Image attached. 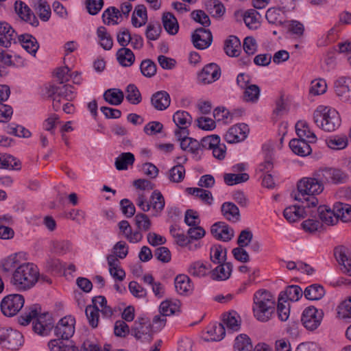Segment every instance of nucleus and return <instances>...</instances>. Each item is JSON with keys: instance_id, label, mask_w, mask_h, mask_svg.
<instances>
[{"instance_id": "nucleus-1", "label": "nucleus", "mask_w": 351, "mask_h": 351, "mask_svg": "<svg viewBox=\"0 0 351 351\" xmlns=\"http://www.w3.org/2000/svg\"><path fill=\"white\" fill-rule=\"evenodd\" d=\"M298 193L294 195V199L305 204L308 208H316L318 199L315 195L324 190L322 181L318 179L317 171L313 173L311 178H303L297 184Z\"/></svg>"}, {"instance_id": "nucleus-2", "label": "nucleus", "mask_w": 351, "mask_h": 351, "mask_svg": "<svg viewBox=\"0 0 351 351\" xmlns=\"http://www.w3.org/2000/svg\"><path fill=\"white\" fill-rule=\"evenodd\" d=\"M38 308L37 305L31 306L28 311L18 317V322L22 326H26L36 318V322H33V330L40 335H47L53 327V320L49 313H40Z\"/></svg>"}, {"instance_id": "nucleus-3", "label": "nucleus", "mask_w": 351, "mask_h": 351, "mask_svg": "<svg viewBox=\"0 0 351 351\" xmlns=\"http://www.w3.org/2000/svg\"><path fill=\"white\" fill-rule=\"evenodd\" d=\"M39 271L36 265L30 263L23 264L15 269L10 278V283L19 291L32 288L38 282Z\"/></svg>"}, {"instance_id": "nucleus-4", "label": "nucleus", "mask_w": 351, "mask_h": 351, "mask_svg": "<svg viewBox=\"0 0 351 351\" xmlns=\"http://www.w3.org/2000/svg\"><path fill=\"white\" fill-rule=\"evenodd\" d=\"M253 312L259 321L267 322L274 312L275 299L268 291L260 289L254 295Z\"/></svg>"}, {"instance_id": "nucleus-5", "label": "nucleus", "mask_w": 351, "mask_h": 351, "mask_svg": "<svg viewBox=\"0 0 351 351\" xmlns=\"http://www.w3.org/2000/svg\"><path fill=\"white\" fill-rule=\"evenodd\" d=\"M314 123L322 130L333 132L341 125L338 112L327 106H319L313 112Z\"/></svg>"}, {"instance_id": "nucleus-6", "label": "nucleus", "mask_w": 351, "mask_h": 351, "mask_svg": "<svg viewBox=\"0 0 351 351\" xmlns=\"http://www.w3.org/2000/svg\"><path fill=\"white\" fill-rule=\"evenodd\" d=\"M24 303V297L21 294L8 295L2 299L0 303L1 311L6 317H13L21 310Z\"/></svg>"}, {"instance_id": "nucleus-7", "label": "nucleus", "mask_w": 351, "mask_h": 351, "mask_svg": "<svg viewBox=\"0 0 351 351\" xmlns=\"http://www.w3.org/2000/svg\"><path fill=\"white\" fill-rule=\"evenodd\" d=\"M152 334L151 322L147 317H138L131 328V335L142 342L151 341Z\"/></svg>"}, {"instance_id": "nucleus-8", "label": "nucleus", "mask_w": 351, "mask_h": 351, "mask_svg": "<svg viewBox=\"0 0 351 351\" xmlns=\"http://www.w3.org/2000/svg\"><path fill=\"white\" fill-rule=\"evenodd\" d=\"M318 179L324 183H332L339 184L346 183L348 180V176L346 173L339 169L335 168H322L317 170Z\"/></svg>"}, {"instance_id": "nucleus-9", "label": "nucleus", "mask_w": 351, "mask_h": 351, "mask_svg": "<svg viewBox=\"0 0 351 351\" xmlns=\"http://www.w3.org/2000/svg\"><path fill=\"white\" fill-rule=\"evenodd\" d=\"M323 315L322 310L308 306L303 311L301 321L306 329L314 330L320 325Z\"/></svg>"}, {"instance_id": "nucleus-10", "label": "nucleus", "mask_w": 351, "mask_h": 351, "mask_svg": "<svg viewBox=\"0 0 351 351\" xmlns=\"http://www.w3.org/2000/svg\"><path fill=\"white\" fill-rule=\"evenodd\" d=\"M309 217H318L322 223H324L326 225L332 226L337 223L339 221V218L337 217L336 211L335 210V205L333 206L332 209L326 205L319 206L317 208L311 210Z\"/></svg>"}, {"instance_id": "nucleus-11", "label": "nucleus", "mask_w": 351, "mask_h": 351, "mask_svg": "<svg viewBox=\"0 0 351 351\" xmlns=\"http://www.w3.org/2000/svg\"><path fill=\"white\" fill-rule=\"evenodd\" d=\"M23 343V337L21 332L12 329L7 330L0 335V345L9 350H16Z\"/></svg>"}, {"instance_id": "nucleus-12", "label": "nucleus", "mask_w": 351, "mask_h": 351, "mask_svg": "<svg viewBox=\"0 0 351 351\" xmlns=\"http://www.w3.org/2000/svg\"><path fill=\"white\" fill-rule=\"evenodd\" d=\"M194 47L198 49L208 48L213 42V35L209 29L204 27L197 28L191 36Z\"/></svg>"}, {"instance_id": "nucleus-13", "label": "nucleus", "mask_w": 351, "mask_h": 351, "mask_svg": "<svg viewBox=\"0 0 351 351\" xmlns=\"http://www.w3.org/2000/svg\"><path fill=\"white\" fill-rule=\"evenodd\" d=\"M75 323V318L72 316L62 318L55 327L56 335L62 339H68L74 334Z\"/></svg>"}, {"instance_id": "nucleus-14", "label": "nucleus", "mask_w": 351, "mask_h": 351, "mask_svg": "<svg viewBox=\"0 0 351 351\" xmlns=\"http://www.w3.org/2000/svg\"><path fill=\"white\" fill-rule=\"evenodd\" d=\"M189 131L186 127L179 132L177 130V140L180 141V145L182 150L191 153H196L200 149L199 142L195 138L189 137Z\"/></svg>"}, {"instance_id": "nucleus-15", "label": "nucleus", "mask_w": 351, "mask_h": 351, "mask_svg": "<svg viewBox=\"0 0 351 351\" xmlns=\"http://www.w3.org/2000/svg\"><path fill=\"white\" fill-rule=\"evenodd\" d=\"M221 76V69L215 63L206 65L197 75L199 82L207 84L217 81Z\"/></svg>"}, {"instance_id": "nucleus-16", "label": "nucleus", "mask_w": 351, "mask_h": 351, "mask_svg": "<svg viewBox=\"0 0 351 351\" xmlns=\"http://www.w3.org/2000/svg\"><path fill=\"white\" fill-rule=\"evenodd\" d=\"M248 125L239 123L232 126L225 134V139L229 143L239 142L245 139L249 132Z\"/></svg>"}, {"instance_id": "nucleus-17", "label": "nucleus", "mask_w": 351, "mask_h": 351, "mask_svg": "<svg viewBox=\"0 0 351 351\" xmlns=\"http://www.w3.org/2000/svg\"><path fill=\"white\" fill-rule=\"evenodd\" d=\"M210 233L217 240L229 241L234 237V230L226 223L218 221L210 228Z\"/></svg>"}, {"instance_id": "nucleus-18", "label": "nucleus", "mask_w": 351, "mask_h": 351, "mask_svg": "<svg viewBox=\"0 0 351 351\" xmlns=\"http://www.w3.org/2000/svg\"><path fill=\"white\" fill-rule=\"evenodd\" d=\"M14 10L17 15L24 21L32 26L36 27L39 22L31 9L23 1H16L14 3Z\"/></svg>"}, {"instance_id": "nucleus-19", "label": "nucleus", "mask_w": 351, "mask_h": 351, "mask_svg": "<svg viewBox=\"0 0 351 351\" xmlns=\"http://www.w3.org/2000/svg\"><path fill=\"white\" fill-rule=\"evenodd\" d=\"M16 34L12 27L5 21H0V46L9 47L16 43Z\"/></svg>"}, {"instance_id": "nucleus-20", "label": "nucleus", "mask_w": 351, "mask_h": 351, "mask_svg": "<svg viewBox=\"0 0 351 351\" xmlns=\"http://www.w3.org/2000/svg\"><path fill=\"white\" fill-rule=\"evenodd\" d=\"M348 250L344 246L336 247L334 250V255L342 272L351 276V258L348 257Z\"/></svg>"}, {"instance_id": "nucleus-21", "label": "nucleus", "mask_w": 351, "mask_h": 351, "mask_svg": "<svg viewBox=\"0 0 351 351\" xmlns=\"http://www.w3.org/2000/svg\"><path fill=\"white\" fill-rule=\"evenodd\" d=\"M310 211V208L306 204L302 206H291L284 210L283 215L288 221L292 223L309 215Z\"/></svg>"}, {"instance_id": "nucleus-22", "label": "nucleus", "mask_w": 351, "mask_h": 351, "mask_svg": "<svg viewBox=\"0 0 351 351\" xmlns=\"http://www.w3.org/2000/svg\"><path fill=\"white\" fill-rule=\"evenodd\" d=\"M308 143L306 139L299 137L290 141L289 147L295 154L304 157L310 155L312 152V149Z\"/></svg>"}, {"instance_id": "nucleus-23", "label": "nucleus", "mask_w": 351, "mask_h": 351, "mask_svg": "<svg viewBox=\"0 0 351 351\" xmlns=\"http://www.w3.org/2000/svg\"><path fill=\"white\" fill-rule=\"evenodd\" d=\"M219 264V265L210 271V278L214 280H226L228 279L232 271V264L225 262Z\"/></svg>"}, {"instance_id": "nucleus-24", "label": "nucleus", "mask_w": 351, "mask_h": 351, "mask_svg": "<svg viewBox=\"0 0 351 351\" xmlns=\"http://www.w3.org/2000/svg\"><path fill=\"white\" fill-rule=\"evenodd\" d=\"M169 95L165 91H158L152 95L151 103L153 107L158 110H164L170 105Z\"/></svg>"}, {"instance_id": "nucleus-25", "label": "nucleus", "mask_w": 351, "mask_h": 351, "mask_svg": "<svg viewBox=\"0 0 351 351\" xmlns=\"http://www.w3.org/2000/svg\"><path fill=\"white\" fill-rule=\"evenodd\" d=\"M224 51L230 57H238L241 51L240 40L235 36H230L225 41Z\"/></svg>"}, {"instance_id": "nucleus-26", "label": "nucleus", "mask_w": 351, "mask_h": 351, "mask_svg": "<svg viewBox=\"0 0 351 351\" xmlns=\"http://www.w3.org/2000/svg\"><path fill=\"white\" fill-rule=\"evenodd\" d=\"M221 211L223 217L230 221L237 222L240 220L239 209L232 202H224L221 205Z\"/></svg>"}, {"instance_id": "nucleus-27", "label": "nucleus", "mask_w": 351, "mask_h": 351, "mask_svg": "<svg viewBox=\"0 0 351 351\" xmlns=\"http://www.w3.org/2000/svg\"><path fill=\"white\" fill-rule=\"evenodd\" d=\"M295 131L298 137L306 138L308 143H315L317 136L315 133L311 131L308 123L305 121H299L295 124Z\"/></svg>"}, {"instance_id": "nucleus-28", "label": "nucleus", "mask_w": 351, "mask_h": 351, "mask_svg": "<svg viewBox=\"0 0 351 351\" xmlns=\"http://www.w3.org/2000/svg\"><path fill=\"white\" fill-rule=\"evenodd\" d=\"M108 264L109 265V272L115 279L123 281L125 277V271L119 266V260L112 254L107 257Z\"/></svg>"}, {"instance_id": "nucleus-29", "label": "nucleus", "mask_w": 351, "mask_h": 351, "mask_svg": "<svg viewBox=\"0 0 351 351\" xmlns=\"http://www.w3.org/2000/svg\"><path fill=\"white\" fill-rule=\"evenodd\" d=\"M177 245L190 252H195L202 247L201 241H195L184 234H177Z\"/></svg>"}, {"instance_id": "nucleus-30", "label": "nucleus", "mask_w": 351, "mask_h": 351, "mask_svg": "<svg viewBox=\"0 0 351 351\" xmlns=\"http://www.w3.org/2000/svg\"><path fill=\"white\" fill-rule=\"evenodd\" d=\"M351 86V78L348 77H341L335 82L336 94L341 99H346L350 92Z\"/></svg>"}, {"instance_id": "nucleus-31", "label": "nucleus", "mask_w": 351, "mask_h": 351, "mask_svg": "<svg viewBox=\"0 0 351 351\" xmlns=\"http://www.w3.org/2000/svg\"><path fill=\"white\" fill-rule=\"evenodd\" d=\"M19 41L21 46L30 54L35 56L39 45L36 39L30 34H22L19 36Z\"/></svg>"}, {"instance_id": "nucleus-32", "label": "nucleus", "mask_w": 351, "mask_h": 351, "mask_svg": "<svg viewBox=\"0 0 351 351\" xmlns=\"http://www.w3.org/2000/svg\"><path fill=\"white\" fill-rule=\"evenodd\" d=\"M22 254L21 253H16L8 256L2 263V269L4 272H10L14 271L19 267L21 266L23 263L21 260Z\"/></svg>"}, {"instance_id": "nucleus-33", "label": "nucleus", "mask_w": 351, "mask_h": 351, "mask_svg": "<svg viewBox=\"0 0 351 351\" xmlns=\"http://www.w3.org/2000/svg\"><path fill=\"white\" fill-rule=\"evenodd\" d=\"M193 291V285L186 275H177V293L182 295H189Z\"/></svg>"}, {"instance_id": "nucleus-34", "label": "nucleus", "mask_w": 351, "mask_h": 351, "mask_svg": "<svg viewBox=\"0 0 351 351\" xmlns=\"http://www.w3.org/2000/svg\"><path fill=\"white\" fill-rule=\"evenodd\" d=\"M50 251L58 255H64L71 250V243L67 240H51L49 243Z\"/></svg>"}, {"instance_id": "nucleus-35", "label": "nucleus", "mask_w": 351, "mask_h": 351, "mask_svg": "<svg viewBox=\"0 0 351 351\" xmlns=\"http://www.w3.org/2000/svg\"><path fill=\"white\" fill-rule=\"evenodd\" d=\"M210 269V264H206L201 261H197L189 265L188 271L192 276L201 278L206 276Z\"/></svg>"}, {"instance_id": "nucleus-36", "label": "nucleus", "mask_w": 351, "mask_h": 351, "mask_svg": "<svg viewBox=\"0 0 351 351\" xmlns=\"http://www.w3.org/2000/svg\"><path fill=\"white\" fill-rule=\"evenodd\" d=\"M304 292L298 285L288 286L285 291L280 292L279 296L283 295V302L287 300L292 302L298 301L302 296Z\"/></svg>"}, {"instance_id": "nucleus-37", "label": "nucleus", "mask_w": 351, "mask_h": 351, "mask_svg": "<svg viewBox=\"0 0 351 351\" xmlns=\"http://www.w3.org/2000/svg\"><path fill=\"white\" fill-rule=\"evenodd\" d=\"M119 63L123 66H130L135 60L134 53L128 48L122 47L117 53Z\"/></svg>"}, {"instance_id": "nucleus-38", "label": "nucleus", "mask_w": 351, "mask_h": 351, "mask_svg": "<svg viewBox=\"0 0 351 351\" xmlns=\"http://www.w3.org/2000/svg\"><path fill=\"white\" fill-rule=\"evenodd\" d=\"M227 249L221 245H214L210 248V259L214 263H221L226 261Z\"/></svg>"}, {"instance_id": "nucleus-39", "label": "nucleus", "mask_w": 351, "mask_h": 351, "mask_svg": "<svg viewBox=\"0 0 351 351\" xmlns=\"http://www.w3.org/2000/svg\"><path fill=\"white\" fill-rule=\"evenodd\" d=\"M304 297L310 300H318L325 295L324 287L317 284H313L307 287L304 291Z\"/></svg>"}, {"instance_id": "nucleus-40", "label": "nucleus", "mask_w": 351, "mask_h": 351, "mask_svg": "<svg viewBox=\"0 0 351 351\" xmlns=\"http://www.w3.org/2000/svg\"><path fill=\"white\" fill-rule=\"evenodd\" d=\"M134 155L130 152L121 153L115 160L114 165L119 171L126 170L134 162Z\"/></svg>"}, {"instance_id": "nucleus-41", "label": "nucleus", "mask_w": 351, "mask_h": 351, "mask_svg": "<svg viewBox=\"0 0 351 351\" xmlns=\"http://www.w3.org/2000/svg\"><path fill=\"white\" fill-rule=\"evenodd\" d=\"M50 351H79V349L72 342L66 344L62 339H52L48 343Z\"/></svg>"}, {"instance_id": "nucleus-42", "label": "nucleus", "mask_w": 351, "mask_h": 351, "mask_svg": "<svg viewBox=\"0 0 351 351\" xmlns=\"http://www.w3.org/2000/svg\"><path fill=\"white\" fill-rule=\"evenodd\" d=\"M104 98L110 104L118 106L122 103L124 95L119 89L110 88L104 93Z\"/></svg>"}, {"instance_id": "nucleus-43", "label": "nucleus", "mask_w": 351, "mask_h": 351, "mask_svg": "<svg viewBox=\"0 0 351 351\" xmlns=\"http://www.w3.org/2000/svg\"><path fill=\"white\" fill-rule=\"evenodd\" d=\"M239 316L235 311H232L228 313H225L223 315L221 324H224L228 329L237 331L240 328Z\"/></svg>"}, {"instance_id": "nucleus-44", "label": "nucleus", "mask_w": 351, "mask_h": 351, "mask_svg": "<svg viewBox=\"0 0 351 351\" xmlns=\"http://www.w3.org/2000/svg\"><path fill=\"white\" fill-rule=\"evenodd\" d=\"M206 8L210 14L215 18L222 16L226 11L223 3L218 0H208L206 3Z\"/></svg>"}, {"instance_id": "nucleus-45", "label": "nucleus", "mask_w": 351, "mask_h": 351, "mask_svg": "<svg viewBox=\"0 0 351 351\" xmlns=\"http://www.w3.org/2000/svg\"><path fill=\"white\" fill-rule=\"evenodd\" d=\"M335 210L339 219L343 222L351 221V205L337 202L335 204Z\"/></svg>"}, {"instance_id": "nucleus-46", "label": "nucleus", "mask_w": 351, "mask_h": 351, "mask_svg": "<svg viewBox=\"0 0 351 351\" xmlns=\"http://www.w3.org/2000/svg\"><path fill=\"white\" fill-rule=\"evenodd\" d=\"M234 348L235 351H252V344L250 338L245 334L239 335L235 339Z\"/></svg>"}, {"instance_id": "nucleus-47", "label": "nucleus", "mask_w": 351, "mask_h": 351, "mask_svg": "<svg viewBox=\"0 0 351 351\" xmlns=\"http://www.w3.org/2000/svg\"><path fill=\"white\" fill-rule=\"evenodd\" d=\"M35 10L42 21H47L49 19L51 8L45 0H37L35 4Z\"/></svg>"}, {"instance_id": "nucleus-48", "label": "nucleus", "mask_w": 351, "mask_h": 351, "mask_svg": "<svg viewBox=\"0 0 351 351\" xmlns=\"http://www.w3.org/2000/svg\"><path fill=\"white\" fill-rule=\"evenodd\" d=\"M126 99L133 105H137L142 101L141 94L137 86L133 84L126 88Z\"/></svg>"}, {"instance_id": "nucleus-49", "label": "nucleus", "mask_w": 351, "mask_h": 351, "mask_svg": "<svg viewBox=\"0 0 351 351\" xmlns=\"http://www.w3.org/2000/svg\"><path fill=\"white\" fill-rule=\"evenodd\" d=\"M97 36L100 40V45L105 50H110L113 45L111 36L107 32L106 27L101 26L97 28Z\"/></svg>"}, {"instance_id": "nucleus-50", "label": "nucleus", "mask_w": 351, "mask_h": 351, "mask_svg": "<svg viewBox=\"0 0 351 351\" xmlns=\"http://www.w3.org/2000/svg\"><path fill=\"white\" fill-rule=\"evenodd\" d=\"M250 178V176L246 173H225L223 175L224 182L228 186H232L234 184H240L242 182H247Z\"/></svg>"}, {"instance_id": "nucleus-51", "label": "nucleus", "mask_w": 351, "mask_h": 351, "mask_svg": "<svg viewBox=\"0 0 351 351\" xmlns=\"http://www.w3.org/2000/svg\"><path fill=\"white\" fill-rule=\"evenodd\" d=\"M327 145L332 149H342L347 147L346 136H334L326 140Z\"/></svg>"}, {"instance_id": "nucleus-52", "label": "nucleus", "mask_w": 351, "mask_h": 351, "mask_svg": "<svg viewBox=\"0 0 351 351\" xmlns=\"http://www.w3.org/2000/svg\"><path fill=\"white\" fill-rule=\"evenodd\" d=\"M99 308L96 305H88L86 306L85 313L88 320L89 324L93 328L98 326L99 318Z\"/></svg>"}, {"instance_id": "nucleus-53", "label": "nucleus", "mask_w": 351, "mask_h": 351, "mask_svg": "<svg viewBox=\"0 0 351 351\" xmlns=\"http://www.w3.org/2000/svg\"><path fill=\"white\" fill-rule=\"evenodd\" d=\"M120 16H121V14L119 9L115 7H110L104 12L102 19L103 22L106 25H110L111 23L114 25H117L118 22L115 19H119Z\"/></svg>"}, {"instance_id": "nucleus-54", "label": "nucleus", "mask_w": 351, "mask_h": 351, "mask_svg": "<svg viewBox=\"0 0 351 351\" xmlns=\"http://www.w3.org/2000/svg\"><path fill=\"white\" fill-rule=\"evenodd\" d=\"M134 221L139 230L147 232L151 228L152 221L149 217L144 213H137L134 218Z\"/></svg>"}, {"instance_id": "nucleus-55", "label": "nucleus", "mask_w": 351, "mask_h": 351, "mask_svg": "<svg viewBox=\"0 0 351 351\" xmlns=\"http://www.w3.org/2000/svg\"><path fill=\"white\" fill-rule=\"evenodd\" d=\"M143 279L145 283L152 286V291L156 296L158 298L163 297L165 293L163 286L160 282H155L152 274H145Z\"/></svg>"}, {"instance_id": "nucleus-56", "label": "nucleus", "mask_w": 351, "mask_h": 351, "mask_svg": "<svg viewBox=\"0 0 351 351\" xmlns=\"http://www.w3.org/2000/svg\"><path fill=\"white\" fill-rule=\"evenodd\" d=\"M192 117L186 111L177 110V130L179 132L184 127L188 129L192 123Z\"/></svg>"}, {"instance_id": "nucleus-57", "label": "nucleus", "mask_w": 351, "mask_h": 351, "mask_svg": "<svg viewBox=\"0 0 351 351\" xmlns=\"http://www.w3.org/2000/svg\"><path fill=\"white\" fill-rule=\"evenodd\" d=\"M20 163L14 156L11 155H0V168L19 169Z\"/></svg>"}, {"instance_id": "nucleus-58", "label": "nucleus", "mask_w": 351, "mask_h": 351, "mask_svg": "<svg viewBox=\"0 0 351 351\" xmlns=\"http://www.w3.org/2000/svg\"><path fill=\"white\" fill-rule=\"evenodd\" d=\"M207 332L212 340L220 341L226 335L224 324L221 323L214 324Z\"/></svg>"}, {"instance_id": "nucleus-59", "label": "nucleus", "mask_w": 351, "mask_h": 351, "mask_svg": "<svg viewBox=\"0 0 351 351\" xmlns=\"http://www.w3.org/2000/svg\"><path fill=\"white\" fill-rule=\"evenodd\" d=\"M317 217H311L304 221L302 223L303 230L309 233H314L322 228V222L317 219Z\"/></svg>"}, {"instance_id": "nucleus-60", "label": "nucleus", "mask_w": 351, "mask_h": 351, "mask_svg": "<svg viewBox=\"0 0 351 351\" xmlns=\"http://www.w3.org/2000/svg\"><path fill=\"white\" fill-rule=\"evenodd\" d=\"M161 30V25L158 22L149 23L147 26L145 36L148 40H156L159 38Z\"/></svg>"}, {"instance_id": "nucleus-61", "label": "nucleus", "mask_w": 351, "mask_h": 351, "mask_svg": "<svg viewBox=\"0 0 351 351\" xmlns=\"http://www.w3.org/2000/svg\"><path fill=\"white\" fill-rule=\"evenodd\" d=\"M260 95V88L257 85L251 84L245 87L243 98L246 101L256 102Z\"/></svg>"}, {"instance_id": "nucleus-62", "label": "nucleus", "mask_w": 351, "mask_h": 351, "mask_svg": "<svg viewBox=\"0 0 351 351\" xmlns=\"http://www.w3.org/2000/svg\"><path fill=\"white\" fill-rule=\"evenodd\" d=\"M280 10L276 8H269L265 14V17L267 21L271 24L282 25V17L280 14Z\"/></svg>"}, {"instance_id": "nucleus-63", "label": "nucleus", "mask_w": 351, "mask_h": 351, "mask_svg": "<svg viewBox=\"0 0 351 351\" xmlns=\"http://www.w3.org/2000/svg\"><path fill=\"white\" fill-rule=\"evenodd\" d=\"M191 18L206 28L210 25V20L208 14L202 10H194L191 13Z\"/></svg>"}, {"instance_id": "nucleus-64", "label": "nucleus", "mask_w": 351, "mask_h": 351, "mask_svg": "<svg viewBox=\"0 0 351 351\" xmlns=\"http://www.w3.org/2000/svg\"><path fill=\"white\" fill-rule=\"evenodd\" d=\"M337 313L343 319L351 318V295L339 304Z\"/></svg>"}]
</instances>
